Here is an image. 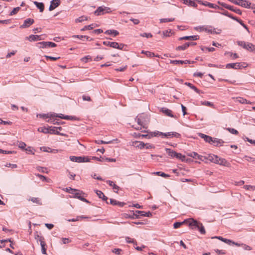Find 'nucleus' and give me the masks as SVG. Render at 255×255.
<instances>
[{"label":"nucleus","mask_w":255,"mask_h":255,"mask_svg":"<svg viewBox=\"0 0 255 255\" xmlns=\"http://www.w3.org/2000/svg\"><path fill=\"white\" fill-rule=\"evenodd\" d=\"M135 121L137 122L138 125L140 126L143 128H146L147 125L149 122V118L147 115L141 114L138 115L136 117Z\"/></svg>","instance_id":"1"},{"label":"nucleus","mask_w":255,"mask_h":255,"mask_svg":"<svg viewBox=\"0 0 255 255\" xmlns=\"http://www.w3.org/2000/svg\"><path fill=\"white\" fill-rule=\"evenodd\" d=\"M194 29L199 31H206L211 34H219L221 32V30L218 29V31H216V29L209 26H199L194 27Z\"/></svg>","instance_id":"2"},{"label":"nucleus","mask_w":255,"mask_h":255,"mask_svg":"<svg viewBox=\"0 0 255 255\" xmlns=\"http://www.w3.org/2000/svg\"><path fill=\"white\" fill-rule=\"evenodd\" d=\"M189 226L192 227V229H194V227L197 228L202 235H204L206 233V231L203 224L196 220L192 219V221L189 223Z\"/></svg>","instance_id":"3"},{"label":"nucleus","mask_w":255,"mask_h":255,"mask_svg":"<svg viewBox=\"0 0 255 255\" xmlns=\"http://www.w3.org/2000/svg\"><path fill=\"white\" fill-rule=\"evenodd\" d=\"M238 44L243 48L251 52L255 53V45L249 42H246L243 41H238Z\"/></svg>","instance_id":"4"},{"label":"nucleus","mask_w":255,"mask_h":255,"mask_svg":"<svg viewBox=\"0 0 255 255\" xmlns=\"http://www.w3.org/2000/svg\"><path fill=\"white\" fill-rule=\"evenodd\" d=\"M70 159L73 162H76L78 163L90 162L91 160V158H89V157L85 156H70Z\"/></svg>","instance_id":"5"},{"label":"nucleus","mask_w":255,"mask_h":255,"mask_svg":"<svg viewBox=\"0 0 255 255\" xmlns=\"http://www.w3.org/2000/svg\"><path fill=\"white\" fill-rule=\"evenodd\" d=\"M111 12L112 10L110 7L103 5L99 6L95 11L94 13L97 15H101L106 13H109Z\"/></svg>","instance_id":"6"},{"label":"nucleus","mask_w":255,"mask_h":255,"mask_svg":"<svg viewBox=\"0 0 255 255\" xmlns=\"http://www.w3.org/2000/svg\"><path fill=\"white\" fill-rule=\"evenodd\" d=\"M72 194L73 195V196L72 197V198H77L80 200L81 201H82L86 203H90L88 200H87L84 197L85 194L82 191L75 189V192H73Z\"/></svg>","instance_id":"7"},{"label":"nucleus","mask_w":255,"mask_h":255,"mask_svg":"<svg viewBox=\"0 0 255 255\" xmlns=\"http://www.w3.org/2000/svg\"><path fill=\"white\" fill-rule=\"evenodd\" d=\"M103 43L104 45L106 46H110L111 47L120 50L123 49L125 46V44L123 43L119 44L118 42H110L108 41H103Z\"/></svg>","instance_id":"8"},{"label":"nucleus","mask_w":255,"mask_h":255,"mask_svg":"<svg viewBox=\"0 0 255 255\" xmlns=\"http://www.w3.org/2000/svg\"><path fill=\"white\" fill-rule=\"evenodd\" d=\"M56 45L55 43L50 41L39 42L36 44V46L40 48L55 47Z\"/></svg>","instance_id":"9"},{"label":"nucleus","mask_w":255,"mask_h":255,"mask_svg":"<svg viewBox=\"0 0 255 255\" xmlns=\"http://www.w3.org/2000/svg\"><path fill=\"white\" fill-rule=\"evenodd\" d=\"M218 3L219 4L222 6H223V7L229 9L232 11H234L238 13V14L241 15L242 14V11L240 9L234 8V6L232 5H229L227 3L221 2L220 1H218Z\"/></svg>","instance_id":"10"},{"label":"nucleus","mask_w":255,"mask_h":255,"mask_svg":"<svg viewBox=\"0 0 255 255\" xmlns=\"http://www.w3.org/2000/svg\"><path fill=\"white\" fill-rule=\"evenodd\" d=\"M162 133L163 134H162V138H171L173 137H181V134L180 133L174 131L162 132Z\"/></svg>","instance_id":"11"},{"label":"nucleus","mask_w":255,"mask_h":255,"mask_svg":"<svg viewBox=\"0 0 255 255\" xmlns=\"http://www.w3.org/2000/svg\"><path fill=\"white\" fill-rule=\"evenodd\" d=\"M246 66H242L240 63H229L226 64V68L227 69H239L242 67H246Z\"/></svg>","instance_id":"12"},{"label":"nucleus","mask_w":255,"mask_h":255,"mask_svg":"<svg viewBox=\"0 0 255 255\" xmlns=\"http://www.w3.org/2000/svg\"><path fill=\"white\" fill-rule=\"evenodd\" d=\"M34 22V20L32 18H27L24 20L23 23L20 26V28H25L29 27Z\"/></svg>","instance_id":"13"},{"label":"nucleus","mask_w":255,"mask_h":255,"mask_svg":"<svg viewBox=\"0 0 255 255\" xmlns=\"http://www.w3.org/2000/svg\"><path fill=\"white\" fill-rule=\"evenodd\" d=\"M236 5L241 6L245 8H249L251 3L247 0H237Z\"/></svg>","instance_id":"14"},{"label":"nucleus","mask_w":255,"mask_h":255,"mask_svg":"<svg viewBox=\"0 0 255 255\" xmlns=\"http://www.w3.org/2000/svg\"><path fill=\"white\" fill-rule=\"evenodd\" d=\"M187 156L193 157L195 159H199L201 161H204V156L198 154L195 152H191L187 153Z\"/></svg>","instance_id":"15"},{"label":"nucleus","mask_w":255,"mask_h":255,"mask_svg":"<svg viewBox=\"0 0 255 255\" xmlns=\"http://www.w3.org/2000/svg\"><path fill=\"white\" fill-rule=\"evenodd\" d=\"M60 3V0H52L49 7V10L52 11L58 7Z\"/></svg>","instance_id":"16"},{"label":"nucleus","mask_w":255,"mask_h":255,"mask_svg":"<svg viewBox=\"0 0 255 255\" xmlns=\"http://www.w3.org/2000/svg\"><path fill=\"white\" fill-rule=\"evenodd\" d=\"M144 132H147L148 133L149 135V138H150L152 137H158V136H161L162 137V134H163L162 132H160L159 131H155L153 132H148L147 130H144L142 131Z\"/></svg>","instance_id":"17"},{"label":"nucleus","mask_w":255,"mask_h":255,"mask_svg":"<svg viewBox=\"0 0 255 255\" xmlns=\"http://www.w3.org/2000/svg\"><path fill=\"white\" fill-rule=\"evenodd\" d=\"M199 39V35H191V36H185L183 37H180L179 40H191V41H194L197 40Z\"/></svg>","instance_id":"18"},{"label":"nucleus","mask_w":255,"mask_h":255,"mask_svg":"<svg viewBox=\"0 0 255 255\" xmlns=\"http://www.w3.org/2000/svg\"><path fill=\"white\" fill-rule=\"evenodd\" d=\"M25 38L29 41H39L42 39L40 35L33 34L30 35L28 37H26Z\"/></svg>","instance_id":"19"},{"label":"nucleus","mask_w":255,"mask_h":255,"mask_svg":"<svg viewBox=\"0 0 255 255\" xmlns=\"http://www.w3.org/2000/svg\"><path fill=\"white\" fill-rule=\"evenodd\" d=\"M199 136L201 138H203L206 142H208L209 143L211 144L212 143V141H213V137H212L211 136H210L209 135L204 134L202 133H200L199 134Z\"/></svg>","instance_id":"20"},{"label":"nucleus","mask_w":255,"mask_h":255,"mask_svg":"<svg viewBox=\"0 0 255 255\" xmlns=\"http://www.w3.org/2000/svg\"><path fill=\"white\" fill-rule=\"evenodd\" d=\"M203 5L208 6L210 8L219 9L220 10H223V8L218 6L217 5L214 4L213 3H210L208 1H205V3H203Z\"/></svg>","instance_id":"21"},{"label":"nucleus","mask_w":255,"mask_h":255,"mask_svg":"<svg viewBox=\"0 0 255 255\" xmlns=\"http://www.w3.org/2000/svg\"><path fill=\"white\" fill-rule=\"evenodd\" d=\"M132 145L141 149L144 148L145 143L142 141H134L132 142Z\"/></svg>","instance_id":"22"},{"label":"nucleus","mask_w":255,"mask_h":255,"mask_svg":"<svg viewBox=\"0 0 255 255\" xmlns=\"http://www.w3.org/2000/svg\"><path fill=\"white\" fill-rule=\"evenodd\" d=\"M160 111L162 112L163 113H164L165 115L170 117H174L173 115L172 114V111L166 108H162L160 110Z\"/></svg>","instance_id":"23"},{"label":"nucleus","mask_w":255,"mask_h":255,"mask_svg":"<svg viewBox=\"0 0 255 255\" xmlns=\"http://www.w3.org/2000/svg\"><path fill=\"white\" fill-rule=\"evenodd\" d=\"M224 143V141L221 139H218L216 138H213V141H212L211 144H214L215 146L218 145H223V144Z\"/></svg>","instance_id":"24"},{"label":"nucleus","mask_w":255,"mask_h":255,"mask_svg":"<svg viewBox=\"0 0 255 255\" xmlns=\"http://www.w3.org/2000/svg\"><path fill=\"white\" fill-rule=\"evenodd\" d=\"M218 163L217 164H219L220 165H223L227 167H229L230 165V163L225 159L223 158H220L218 157Z\"/></svg>","instance_id":"25"},{"label":"nucleus","mask_w":255,"mask_h":255,"mask_svg":"<svg viewBox=\"0 0 255 255\" xmlns=\"http://www.w3.org/2000/svg\"><path fill=\"white\" fill-rule=\"evenodd\" d=\"M170 63L174 64H190L191 63L190 61L189 60H171Z\"/></svg>","instance_id":"26"},{"label":"nucleus","mask_w":255,"mask_h":255,"mask_svg":"<svg viewBox=\"0 0 255 255\" xmlns=\"http://www.w3.org/2000/svg\"><path fill=\"white\" fill-rule=\"evenodd\" d=\"M183 3L185 4H187L189 6H192L194 7H197V4L195 2V0H183Z\"/></svg>","instance_id":"27"},{"label":"nucleus","mask_w":255,"mask_h":255,"mask_svg":"<svg viewBox=\"0 0 255 255\" xmlns=\"http://www.w3.org/2000/svg\"><path fill=\"white\" fill-rule=\"evenodd\" d=\"M49 133L51 134H55L57 135H63L57 130V127H49Z\"/></svg>","instance_id":"28"},{"label":"nucleus","mask_w":255,"mask_h":255,"mask_svg":"<svg viewBox=\"0 0 255 255\" xmlns=\"http://www.w3.org/2000/svg\"><path fill=\"white\" fill-rule=\"evenodd\" d=\"M236 101L243 104H252V103L242 97L236 98Z\"/></svg>","instance_id":"29"},{"label":"nucleus","mask_w":255,"mask_h":255,"mask_svg":"<svg viewBox=\"0 0 255 255\" xmlns=\"http://www.w3.org/2000/svg\"><path fill=\"white\" fill-rule=\"evenodd\" d=\"M34 5L39 9L40 12L43 11L44 9V5L42 2H39L36 1H33Z\"/></svg>","instance_id":"30"},{"label":"nucleus","mask_w":255,"mask_h":255,"mask_svg":"<svg viewBox=\"0 0 255 255\" xmlns=\"http://www.w3.org/2000/svg\"><path fill=\"white\" fill-rule=\"evenodd\" d=\"M110 203L113 205H118L121 207H123L126 204L124 202H119L113 199H110Z\"/></svg>","instance_id":"31"},{"label":"nucleus","mask_w":255,"mask_h":255,"mask_svg":"<svg viewBox=\"0 0 255 255\" xmlns=\"http://www.w3.org/2000/svg\"><path fill=\"white\" fill-rule=\"evenodd\" d=\"M185 85L188 86L189 87H190L191 89H193L194 91H195L198 94H200V93H202L200 90L198 89L195 86H194L192 84H191L190 83L186 82V83H185Z\"/></svg>","instance_id":"32"},{"label":"nucleus","mask_w":255,"mask_h":255,"mask_svg":"<svg viewBox=\"0 0 255 255\" xmlns=\"http://www.w3.org/2000/svg\"><path fill=\"white\" fill-rule=\"evenodd\" d=\"M165 150H166V153L168 154V155L170 156H171V157H175V154H176V151H175L174 150H172L171 149H170V148H165Z\"/></svg>","instance_id":"33"},{"label":"nucleus","mask_w":255,"mask_h":255,"mask_svg":"<svg viewBox=\"0 0 255 255\" xmlns=\"http://www.w3.org/2000/svg\"><path fill=\"white\" fill-rule=\"evenodd\" d=\"M106 34L111 35L113 34L114 36L119 35V32L116 30H107L105 32Z\"/></svg>","instance_id":"34"},{"label":"nucleus","mask_w":255,"mask_h":255,"mask_svg":"<svg viewBox=\"0 0 255 255\" xmlns=\"http://www.w3.org/2000/svg\"><path fill=\"white\" fill-rule=\"evenodd\" d=\"M88 19V17L86 16L82 15L78 18H76L75 20L76 23L82 22L85 20H87Z\"/></svg>","instance_id":"35"},{"label":"nucleus","mask_w":255,"mask_h":255,"mask_svg":"<svg viewBox=\"0 0 255 255\" xmlns=\"http://www.w3.org/2000/svg\"><path fill=\"white\" fill-rule=\"evenodd\" d=\"M38 131L44 133H49V128L45 127H40L38 128Z\"/></svg>","instance_id":"36"},{"label":"nucleus","mask_w":255,"mask_h":255,"mask_svg":"<svg viewBox=\"0 0 255 255\" xmlns=\"http://www.w3.org/2000/svg\"><path fill=\"white\" fill-rule=\"evenodd\" d=\"M189 47V44L185 43L182 45L176 47L177 50H184L187 49Z\"/></svg>","instance_id":"37"},{"label":"nucleus","mask_w":255,"mask_h":255,"mask_svg":"<svg viewBox=\"0 0 255 255\" xmlns=\"http://www.w3.org/2000/svg\"><path fill=\"white\" fill-rule=\"evenodd\" d=\"M134 136L136 138L145 137V138H147L149 139L148 133L147 134H145L134 133Z\"/></svg>","instance_id":"38"},{"label":"nucleus","mask_w":255,"mask_h":255,"mask_svg":"<svg viewBox=\"0 0 255 255\" xmlns=\"http://www.w3.org/2000/svg\"><path fill=\"white\" fill-rule=\"evenodd\" d=\"M30 201H31L33 203L37 204L38 205H41L42 203L40 201V199L36 197H32L29 199Z\"/></svg>","instance_id":"39"},{"label":"nucleus","mask_w":255,"mask_h":255,"mask_svg":"<svg viewBox=\"0 0 255 255\" xmlns=\"http://www.w3.org/2000/svg\"><path fill=\"white\" fill-rule=\"evenodd\" d=\"M63 119L71 120V121H76L78 120V118L75 116H65Z\"/></svg>","instance_id":"40"},{"label":"nucleus","mask_w":255,"mask_h":255,"mask_svg":"<svg viewBox=\"0 0 255 255\" xmlns=\"http://www.w3.org/2000/svg\"><path fill=\"white\" fill-rule=\"evenodd\" d=\"M144 211L136 210L133 213L134 216H135L136 218H138L140 216H143Z\"/></svg>","instance_id":"41"},{"label":"nucleus","mask_w":255,"mask_h":255,"mask_svg":"<svg viewBox=\"0 0 255 255\" xmlns=\"http://www.w3.org/2000/svg\"><path fill=\"white\" fill-rule=\"evenodd\" d=\"M24 150L26 151L28 154H34V150L31 146H28L27 148H25Z\"/></svg>","instance_id":"42"},{"label":"nucleus","mask_w":255,"mask_h":255,"mask_svg":"<svg viewBox=\"0 0 255 255\" xmlns=\"http://www.w3.org/2000/svg\"><path fill=\"white\" fill-rule=\"evenodd\" d=\"M201 105H202L211 107H214L213 103H212V102H209V101H202V102H201Z\"/></svg>","instance_id":"43"},{"label":"nucleus","mask_w":255,"mask_h":255,"mask_svg":"<svg viewBox=\"0 0 255 255\" xmlns=\"http://www.w3.org/2000/svg\"><path fill=\"white\" fill-rule=\"evenodd\" d=\"M141 53L145 54L148 57H153L155 56L154 53L149 51L142 50Z\"/></svg>","instance_id":"44"},{"label":"nucleus","mask_w":255,"mask_h":255,"mask_svg":"<svg viewBox=\"0 0 255 255\" xmlns=\"http://www.w3.org/2000/svg\"><path fill=\"white\" fill-rule=\"evenodd\" d=\"M126 241L128 243H132L134 245H137L136 241L134 239H131L130 237H126Z\"/></svg>","instance_id":"45"},{"label":"nucleus","mask_w":255,"mask_h":255,"mask_svg":"<svg viewBox=\"0 0 255 255\" xmlns=\"http://www.w3.org/2000/svg\"><path fill=\"white\" fill-rule=\"evenodd\" d=\"M17 145L19 148L24 150H25V147L26 146V144H25V143L22 141L18 142Z\"/></svg>","instance_id":"46"},{"label":"nucleus","mask_w":255,"mask_h":255,"mask_svg":"<svg viewBox=\"0 0 255 255\" xmlns=\"http://www.w3.org/2000/svg\"><path fill=\"white\" fill-rule=\"evenodd\" d=\"M174 18H161L160 19V22L161 23L162 22H172L174 20Z\"/></svg>","instance_id":"47"},{"label":"nucleus","mask_w":255,"mask_h":255,"mask_svg":"<svg viewBox=\"0 0 255 255\" xmlns=\"http://www.w3.org/2000/svg\"><path fill=\"white\" fill-rule=\"evenodd\" d=\"M186 221H184L183 222H175L173 224V227L174 229H177L179 228L182 225L185 223Z\"/></svg>","instance_id":"48"},{"label":"nucleus","mask_w":255,"mask_h":255,"mask_svg":"<svg viewBox=\"0 0 255 255\" xmlns=\"http://www.w3.org/2000/svg\"><path fill=\"white\" fill-rule=\"evenodd\" d=\"M154 174L157 175L162 176L163 177H168L169 176L168 175L165 174V173L160 171L154 172Z\"/></svg>","instance_id":"49"},{"label":"nucleus","mask_w":255,"mask_h":255,"mask_svg":"<svg viewBox=\"0 0 255 255\" xmlns=\"http://www.w3.org/2000/svg\"><path fill=\"white\" fill-rule=\"evenodd\" d=\"M40 149L43 152L50 153L51 148L49 147L42 146L40 148Z\"/></svg>","instance_id":"50"},{"label":"nucleus","mask_w":255,"mask_h":255,"mask_svg":"<svg viewBox=\"0 0 255 255\" xmlns=\"http://www.w3.org/2000/svg\"><path fill=\"white\" fill-rule=\"evenodd\" d=\"M20 7H16L13 9V10L10 12V15H13L16 14L18 11L19 10Z\"/></svg>","instance_id":"51"},{"label":"nucleus","mask_w":255,"mask_h":255,"mask_svg":"<svg viewBox=\"0 0 255 255\" xmlns=\"http://www.w3.org/2000/svg\"><path fill=\"white\" fill-rule=\"evenodd\" d=\"M162 34H163V37H169L170 36V35L171 34V30H169L163 31L162 32Z\"/></svg>","instance_id":"52"},{"label":"nucleus","mask_w":255,"mask_h":255,"mask_svg":"<svg viewBox=\"0 0 255 255\" xmlns=\"http://www.w3.org/2000/svg\"><path fill=\"white\" fill-rule=\"evenodd\" d=\"M227 130L231 133L232 134H238L239 132L237 130H236V129L235 128H227Z\"/></svg>","instance_id":"53"},{"label":"nucleus","mask_w":255,"mask_h":255,"mask_svg":"<svg viewBox=\"0 0 255 255\" xmlns=\"http://www.w3.org/2000/svg\"><path fill=\"white\" fill-rule=\"evenodd\" d=\"M93 28H94V24H90V25H88L85 26L82 29V30H87V29L91 30V29H93Z\"/></svg>","instance_id":"54"},{"label":"nucleus","mask_w":255,"mask_h":255,"mask_svg":"<svg viewBox=\"0 0 255 255\" xmlns=\"http://www.w3.org/2000/svg\"><path fill=\"white\" fill-rule=\"evenodd\" d=\"M216 155H214V154H209L208 156L207 157H205L204 156V160L205 159H208L210 161L212 162L213 160H214V156H215Z\"/></svg>","instance_id":"55"},{"label":"nucleus","mask_w":255,"mask_h":255,"mask_svg":"<svg viewBox=\"0 0 255 255\" xmlns=\"http://www.w3.org/2000/svg\"><path fill=\"white\" fill-rule=\"evenodd\" d=\"M98 144H109L113 142V140H110L108 141H105L102 140H99L96 141Z\"/></svg>","instance_id":"56"},{"label":"nucleus","mask_w":255,"mask_h":255,"mask_svg":"<svg viewBox=\"0 0 255 255\" xmlns=\"http://www.w3.org/2000/svg\"><path fill=\"white\" fill-rule=\"evenodd\" d=\"M241 247L245 250H247V251H251L252 250V248L247 245H246V244H241Z\"/></svg>","instance_id":"57"},{"label":"nucleus","mask_w":255,"mask_h":255,"mask_svg":"<svg viewBox=\"0 0 255 255\" xmlns=\"http://www.w3.org/2000/svg\"><path fill=\"white\" fill-rule=\"evenodd\" d=\"M89 60H91V57L90 55L86 56L81 59V61L85 63H87Z\"/></svg>","instance_id":"58"},{"label":"nucleus","mask_w":255,"mask_h":255,"mask_svg":"<svg viewBox=\"0 0 255 255\" xmlns=\"http://www.w3.org/2000/svg\"><path fill=\"white\" fill-rule=\"evenodd\" d=\"M140 35L143 37L149 38L152 36V35L150 33H142L140 34Z\"/></svg>","instance_id":"59"},{"label":"nucleus","mask_w":255,"mask_h":255,"mask_svg":"<svg viewBox=\"0 0 255 255\" xmlns=\"http://www.w3.org/2000/svg\"><path fill=\"white\" fill-rule=\"evenodd\" d=\"M103 160L104 161H108V162H116V160L115 158H108V157H103Z\"/></svg>","instance_id":"60"},{"label":"nucleus","mask_w":255,"mask_h":255,"mask_svg":"<svg viewBox=\"0 0 255 255\" xmlns=\"http://www.w3.org/2000/svg\"><path fill=\"white\" fill-rule=\"evenodd\" d=\"M95 192H96V193L97 194V196L100 198H102V197H105V195L101 191L96 190L95 191Z\"/></svg>","instance_id":"61"},{"label":"nucleus","mask_w":255,"mask_h":255,"mask_svg":"<svg viewBox=\"0 0 255 255\" xmlns=\"http://www.w3.org/2000/svg\"><path fill=\"white\" fill-rule=\"evenodd\" d=\"M103 157H101V156H100V157H97L96 156H91V157H90L89 158H91V160L93 159V160H96L99 161L103 162L104 160H103Z\"/></svg>","instance_id":"62"},{"label":"nucleus","mask_w":255,"mask_h":255,"mask_svg":"<svg viewBox=\"0 0 255 255\" xmlns=\"http://www.w3.org/2000/svg\"><path fill=\"white\" fill-rule=\"evenodd\" d=\"M45 57L46 59H50V60H53V61H55L60 58V57H52V56H47V55L45 56Z\"/></svg>","instance_id":"63"},{"label":"nucleus","mask_w":255,"mask_h":255,"mask_svg":"<svg viewBox=\"0 0 255 255\" xmlns=\"http://www.w3.org/2000/svg\"><path fill=\"white\" fill-rule=\"evenodd\" d=\"M228 54L230 55V56L233 59H237L238 58V55L237 53H233L232 52H229Z\"/></svg>","instance_id":"64"}]
</instances>
